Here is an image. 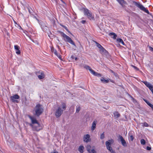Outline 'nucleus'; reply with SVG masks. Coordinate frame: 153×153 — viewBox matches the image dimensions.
<instances>
[{"mask_svg": "<svg viewBox=\"0 0 153 153\" xmlns=\"http://www.w3.org/2000/svg\"><path fill=\"white\" fill-rule=\"evenodd\" d=\"M66 104L62 103L61 106L58 107L56 110L55 115L57 117H59L63 113L64 111L66 109Z\"/></svg>", "mask_w": 153, "mask_h": 153, "instance_id": "f257e3e1", "label": "nucleus"}, {"mask_svg": "<svg viewBox=\"0 0 153 153\" xmlns=\"http://www.w3.org/2000/svg\"><path fill=\"white\" fill-rule=\"evenodd\" d=\"M60 33L61 36L62 37L64 40L66 42H68L71 44L76 46V45L71 39L62 32H60Z\"/></svg>", "mask_w": 153, "mask_h": 153, "instance_id": "f03ea898", "label": "nucleus"}, {"mask_svg": "<svg viewBox=\"0 0 153 153\" xmlns=\"http://www.w3.org/2000/svg\"><path fill=\"white\" fill-rule=\"evenodd\" d=\"M36 115L37 116H39L44 111L42 106L40 104L36 105L34 109Z\"/></svg>", "mask_w": 153, "mask_h": 153, "instance_id": "7ed1b4c3", "label": "nucleus"}, {"mask_svg": "<svg viewBox=\"0 0 153 153\" xmlns=\"http://www.w3.org/2000/svg\"><path fill=\"white\" fill-rule=\"evenodd\" d=\"M114 143V140L112 139L109 140L105 142V145L107 149L109 150L111 153H115L112 148L111 147V145Z\"/></svg>", "mask_w": 153, "mask_h": 153, "instance_id": "20e7f679", "label": "nucleus"}, {"mask_svg": "<svg viewBox=\"0 0 153 153\" xmlns=\"http://www.w3.org/2000/svg\"><path fill=\"white\" fill-rule=\"evenodd\" d=\"M135 5L136 6L139 8L140 10L143 11L145 12L150 14L148 10H147L142 4L139 2H134Z\"/></svg>", "mask_w": 153, "mask_h": 153, "instance_id": "39448f33", "label": "nucleus"}, {"mask_svg": "<svg viewBox=\"0 0 153 153\" xmlns=\"http://www.w3.org/2000/svg\"><path fill=\"white\" fill-rule=\"evenodd\" d=\"M84 14L87 16L88 18L90 19H94V16L92 15L91 13L88 9H84Z\"/></svg>", "mask_w": 153, "mask_h": 153, "instance_id": "423d86ee", "label": "nucleus"}, {"mask_svg": "<svg viewBox=\"0 0 153 153\" xmlns=\"http://www.w3.org/2000/svg\"><path fill=\"white\" fill-rule=\"evenodd\" d=\"M90 137V135L89 134H87L84 135L83 137V141L86 143L90 142L91 140Z\"/></svg>", "mask_w": 153, "mask_h": 153, "instance_id": "0eeeda50", "label": "nucleus"}, {"mask_svg": "<svg viewBox=\"0 0 153 153\" xmlns=\"http://www.w3.org/2000/svg\"><path fill=\"white\" fill-rule=\"evenodd\" d=\"M29 118L31 120L32 124V125H37L39 126V124L38 123L36 119L34 117L31 116H29Z\"/></svg>", "mask_w": 153, "mask_h": 153, "instance_id": "6e6552de", "label": "nucleus"}, {"mask_svg": "<svg viewBox=\"0 0 153 153\" xmlns=\"http://www.w3.org/2000/svg\"><path fill=\"white\" fill-rule=\"evenodd\" d=\"M19 97L17 94H15L10 97V99L13 102H18V101L16 99H18L19 98Z\"/></svg>", "mask_w": 153, "mask_h": 153, "instance_id": "1a4fd4ad", "label": "nucleus"}, {"mask_svg": "<svg viewBox=\"0 0 153 153\" xmlns=\"http://www.w3.org/2000/svg\"><path fill=\"white\" fill-rule=\"evenodd\" d=\"M143 82L148 88H149L153 94V86L150 83L147 81H144Z\"/></svg>", "mask_w": 153, "mask_h": 153, "instance_id": "9d476101", "label": "nucleus"}, {"mask_svg": "<svg viewBox=\"0 0 153 153\" xmlns=\"http://www.w3.org/2000/svg\"><path fill=\"white\" fill-rule=\"evenodd\" d=\"M36 75L39 79H42L45 77V75L44 72L42 71H39L36 73Z\"/></svg>", "mask_w": 153, "mask_h": 153, "instance_id": "9b49d317", "label": "nucleus"}, {"mask_svg": "<svg viewBox=\"0 0 153 153\" xmlns=\"http://www.w3.org/2000/svg\"><path fill=\"white\" fill-rule=\"evenodd\" d=\"M30 125L32 127L33 130H35L37 131H39L42 128V127L40 125L39 126L37 125H34L32 124H30Z\"/></svg>", "mask_w": 153, "mask_h": 153, "instance_id": "f8f14e48", "label": "nucleus"}, {"mask_svg": "<svg viewBox=\"0 0 153 153\" xmlns=\"http://www.w3.org/2000/svg\"><path fill=\"white\" fill-rule=\"evenodd\" d=\"M119 139L121 142V143L123 146L124 147L127 146V145L126 142L121 136L120 135L119 136Z\"/></svg>", "mask_w": 153, "mask_h": 153, "instance_id": "ddd939ff", "label": "nucleus"}, {"mask_svg": "<svg viewBox=\"0 0 153 153\" xmlns=\"http://www.w3.org/2000/svg\"><path fill=\"white\" fill-rule=\"evenodd\" d=\"M97 123L96 121H94L93 122L92 126L91 127V129L92 131H93L95 129Z\"/></svg>", "mask_w": 153, "mask_h": 153, "instance_id": "4468645a", "label": "nucleus"}, {"mask_svg": "<svg viewBox=\"0 0 153 153\" xmlns=\"http://www.w3.org/2000/svg\"><path fill=\"white\" fill-rule=\"evenodd\" d=\"M19 47L17 45L14 46V48L16 51V53L18 55L20 54V51L19 49Z\"/></svg>", "mask_w": 153, "mask_h": 153, "instance_id": "2eb2a0df", "label": "nucleus"}, {"mask_svg": "<svg viewBox=\"0 0 153 153\" xmlns=\"http://www.w3.org/2000/svg\"><path fill=\"white\" fill-rule=\"evenodd\" d=\"M100 53L102 54H106L108 53L107 51L102 47L100 50Z\"/></svg>", "mask_w": 153, "mask_h": 153, "instance_id": "dca6fc26", "label": "nucleus"}, {"mask_svg": "<svg viewBox=\"0 0 153 153\" xmlns=\"http://www.w3.org/2000/svg\"><path fill=\"white\" fill-rule=\"evenodd\" d=\"M84 148L83 146H80L78 148V151L80 153H82L84 152Z\"/></svg>", "mask_w": 153, "mask_h": 153, "instance_id": "f3484780", "label": "nucleus"}, {"mask_svg": "<svg viewBox=\"0 0 153 153\" xmlns=\"http://www.w3.org/2000/svg\"><path fill=\"white\" fill-rule=\"evenodd\" d=\"M110 36H113L111 37L112 38H113L114 39H116V37L117 36V35L114 33H109V35Z\"/></svg>", "mask_w": 153, "mask_h": 153, "instance_id": "a211bd4d", "label": "nucleus"}, {"mask_svg": "<svg viewBox=\"0 0 153 153\" xmlns=\"http://www.w3.org/2000/svg\"><path fill=\"white\" fill-rule=\"evenodd\" d=\"M116 40L117 42L121 43L123 45H125V43L122 39L118 38Z\"/></svg>", "mask_w": 153, "mask_h": 153, "instance_id": "6ab92c4d", "label": "nucleus"}, {"mask_svg": "<svg viewBox=\"0 0 153 153\" xmlns=\"http://www.w3.org/2000/svg\"><path fill=\"white\" fill-rule=\"evenodd\" d=\"M92 73H91L93 75L98 76L100 77L101 76V75L99 73H98L97 72H95V71H94V70L93 71H92Z\"/></svg>", "mask_w": 153, "mask_h": 153, "instance_id": "aec40b11", "label": "nucleus"}, {"mask_svg": "<svg viewBox=\"0 0 153 153\" xmlns=\"http://www.w3.org/2000/svg\"><path fill=\"white\" fill-rule=\"evenodd\" d=\"M101 81L103 83H107L109 81V79H105L103 77H101L100 79Z\"/></svg>", "mask_w": 153, "mask_h": 153, "instance_id": "412c9836", "label": "nucleus"}, {"mask_svg": "<svg viewBox=\"0 0 153 153\" xmlns=\"http://www.w3.org/2000/svg\"><path fill=\"white\" fill-rule=\"evenodd\" d=\"M53 53H54V54L56 56L58 57V58L59 59H61V55H60L58 53L56 50H55L54 51V52H53Z\"/></svg>", "mask_w": 153, "mask_h": 153, "instance_id": "4be33fe9", "label": "nucleus"}, {"mask_svg": "<svg viewBox=\"0 0 153 153\" xmlns=\"http://www.w3.org/2000/svg\"><path fill=\"white\" fill-rule=\"evenodd\" d=\"M114 117L116 118H117L119 117L120 116V114L117 111H116L114 113Z\"/></svg>", "mask_w": 153, "mask_h": 153, "instance_id": "5701e85b", "label": "nucleus"}, {"mask_svg": "<svg viewBox=\"0 0 153 153\" xmlns=\"http://www.w3.org/2000/svg\"><path fill=\"white\" fill-rule=\"evenodd\" d=\"M84 68H85L87 69L91 73H92V71H93V70H92L90 68V67L88 65H85V66H84Z\"/></svg>", "mask_w": 153, "mask_h": 153, "instance_id": "b1692460", "label": "nucleus"}, {"mask_svg": "<svg viewBox=\"0 0 153 153\" xmlns=\"http://www.w3.org/2000/svg\"><path fill=\"white\" fill-rule=\"evenodd\" d=\"M122 6L125 3V1L124 0H116Z\"/></svg>", "mask_w": 153, "mask_h": 153, "instance_id": "393cba45", "label": "nucleus"}, {"mask_svg": "<svg viewBox=\"0 0 153 153\" xmlns=\"http://www.w3.org/2000/svg\"><path fill=\"white\" fill-rule=\"evenodd\" d=\"M144 101L146 102L147 103V104L150 106L153 110V105L150 103L149 102L147 101L146 100H144Z\"/></svg>", "mask_w": 153, "mask_h": 153, "instance_id": "a878e982", "label": "nucleus"}, {"mask_svg": "<svg viewBox=\"0 0 153 153\" xmlns=\"http://www.w3.org/2000/svg\"><path fill=\"white\" fill-rule=\"evenodd\" d=\"M81 108L80 106H77L76 109V113H78L80 111Z\"/></svg>", "mask_w": 153, "mask_h": 153, "instance_id": "bb28decb", "label": "nucleus"}, {"mask_svg": "<svg viewBox=\"0 0 153 153\" xmlns=\"http://www.w3.org/2000/svg\"><path fill=\"white\" fill-rule=\"evenodd\" d=\"M141 144L142 145H145L146 143V142L145 140L143 139H142L140 140Z\"/></svg>", "mask_w": 153, "mask_h": 153, "instance_id": "cd10ccee", "label": "nucleus"}, {"mask_svg": "<svg viewBox=\"0 0 153 153\" xmlns=\"http://www.w3.org/2000/svg\"><path fill=\"white\" fill-rule=\"evenodd\" d=\"M91 146L90 145H88L86 146V149L88 152L91 150Z\"/></svg>", "mask_w": 153, "mask_h": 153, "instance_id": "c85d7f7f", "label": "nucleus"}, {"mask_svg": "<svg viewBox=\"0 0 153 153\" xmlns=\"http://www.w3.org/2000/svg\"><path fill=\"white\" fill-rule=\"evenodd\" d=\"M88 152L89 153H96V151L94 149H91Z\"/></svg>", "mask_w": 153, "mask_h": 153, "instance_id": "c756f323", "label": "nucleus"}, {"mask_svg": "<svg viewBox=\"0 0 153 153\" xmlns=\"http://www.w3.org/2000/svg\"><path fill=\"white\" fill-rule=\"evenodd\" d=\"M105 138V134L104 133H103L101 134L100 138L101 139H103Z\"/></svg>", "mask_w": 153, "mask_h": 153, "instance_id": "7c9ffc66", "label": "nucleus"}, {"mask_svg": "<svg viewBox=\"0 0 153 153\" xmlns=\"http://www.w3.org/2000/svg\"><path fill=\"white\" fill-rule=\"evenodd\" d=\"M97 47L100 48V49L102 47L100 44L97 43Z\"/></svg>", "mask_w": 153, "mask_h": 153, "instance_id": "2f4dec72", "label": "nucleus"}, {"mask_svg": "<svg viewBox=\"0 0 153 153\" xmlns=\"http://www.w3.org/2000/svg\"><path fill=\"white\" fill-rule=\"evenodd\" d=\"M143 126L145 127H148L149 126L148 124L146 122L144 123H143Z\"/></svg>", "mask_w": 153, "mask_h": 153, "instance_id": "473e14b6", "label": "nucleus"}, {"mask_svg": "<svg viewBox=\"0 0 153 153\" xmlns=\"http://www.w3.org/2000/svg\"><path fill=\"white\" fill-rule=\"evenodd\" d=\"M149 48L150 51L153 52V48L149 46Z\"/></svg>", "mask_w": 153, "mask_h": 153, "instance_id": "72a5a7b5", "label": "nucleus"}, {"mask_svg": "<svg viewBox=\"0 0 153 153\" xmlns=\"http://www.w3.org/2000/svg\"><path fill=\"white\" fill-rule=\"evenodd\" d=\"M131 66L133 67L135 69H136V70H139V69L138 68H137V67L134 66V65H131Z\"/></svg>", "mask_w": 153, "mask_h": 153, "instance_id": "f704fd0d", "label": "nucleus"}, {"mask_svg": "<svg viewBox=\"0 0 153 153\" xmlns=\"http://www.w3.org/2000/svg\"><path fill=\"white\" fill-rule=\"evenodd\" d=\"M65 28V30L69 33H71L70 32V31L68 30V29L67 27H66L65 26H64L63 27Z\"/></svg>", "mask_w": 153, "mask_h": 153, "instance_id": "c9c22d12", "label": "nucleus"}, {"mask_svg": "<svg viewBox=\"0 0 153 153\" xmlns=\"http://www.w3.org/2000/svg\"><path fill=\"white\" fill-rule=\"evenodd\" d=\"M151 149V147L149 146H147L146 147V149L148 150L149 151Z\"/></svg>", "mask_w": 153, "mask_h": 153, "instance_id": "e433bc0d", "label": "nucleus"}, {"mask_svg": "<svg viewBox=\"0 0 153 153\" xmlns=\"http://www.w3.org/2000/svg\"><path fill=\"white\" fill-rule=\"evenodd\" d=\"M130 139L131 141H133L134 139V137L132 135H131L130 137Z\"/></svg>", "mask_w": 153, "mask_h": 153, "instance_id": "4c0bfd02", "label": "nucleus"}, {"mask_svg": "<svg viewBox=\"0 0 153 153\" xmlns=\"http://www.w3.org/2000/svg\"><path fill=\"white\" fill-rule=\"evenodd\" d=\"M51 51L52 52H54V51L55 50V49H54V48H51Z\"/></svg>", "mask_w": 153, "mask_h": 153, "instance_id": "58836bf2", "label": "nucleus"}, {"mask_svg": "<svg viewBox=\"0 0 153 153\" xmlns=\"http://www.w3.org/2000/svg\"><path fill=\"white\" fill-rule=\"evenodd\" d=\"M85 20H82L81 21V22L83 24H84L85 23Z\"/></svg>", "mask_w": 153, "mask_h": 153, "instance_id": "ea45409f", "label": "nucleus"}, {"mask_svg": "<svg viewBox=\"0 0 153 153\" xmlns=\"http://www.w3.org/2000/svg\"><path fill=\"white\" fill-rule=\"evenodd\" d=\"M110 71H111V73H113V74H114L115 75V73H114V72L113 71H112V70H110Z\"/></svg>", "mask_w": 153, "mask_h": 153, "instance_id": "a19ab883", "label": "nucleus"}, {"mask_svg": "<svg viewBox=\"0 0 153 153\" xmlns=\"http://www.w3.org/2000/svg\"><path fill=\"white\" fill-rule=\"evenodd\" d=\"M51 153H58V152L56 151V152H51Z\"/></svg>", "mask_w": 153, "mask_h": 153, "instance_id": "79ce46f5", "label": "nucleus"}, {"mask_svg": "<svg viewBox=\"0 0 153 153\" xmlns=\"http://www.w3.org/2000/svg\"><path fill=\"white\" fill-rule=\"evenodd\" d=\"M58 48L59 49H59H60L59 47L58 46Z\"/></svg>", "mask_w": 153, "mask_h": 153, "instance_id": "37998d69", "label": "nucleus"}, {"mask_svg": "<svg viewBox=\"0 0 153 153\" xmlns=\"http://www.w3.org/2000/svg\"><path fill=\"white\" fill-rule=\"evenodd\" d=\"M77 58H75V60H77Z\"/></svg>", "mask_w": 153, "mask_h": 153, "instance_id": "c03bdc74", "label": "nucleus"}, {"mask_svg": "<svg viewBox=\"0 0 153 153\" xmlns=\"http://www.w3.org/2000/svg\"><path fill=\"white\" fill-rule=\"evenodd\" d=\"M15 22V23L16 24V23L15 22Z\"/></svg>", "mask_w": 153, "mask_h": 153, "instance_id": "a18cd8bd", "label": "nucleus"}, {"mask_svg": "<svg viewBox=\"0 0 153 153\" xmlns=\"http://www.w3.org/2000/svg\"><path fill=\"white\" fill-rule=\"evenodd\" d=\"M74 110V108L73 107V110Z\"/></svg>", "mask_w": 153, "mask_h": 153, "instance_id": "49530a36", "label": "nucleus"}]
</instances>
